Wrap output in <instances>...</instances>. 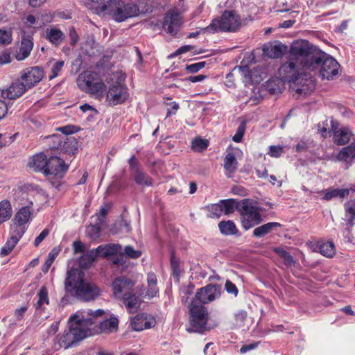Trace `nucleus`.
I'll return each instance as SVG.
<instances>
[{
	"mask_svg": "<svg viewBox=\"0 0 355 355\" xmlns=\"http://www.w3.org/2000/svg\"><path fill=\"white\" fill-rule=\"evenodd\" d=\"M309 42L305 40L294 41L291 46L288 60L278 70L279 76L284 81L293 83L296 93L307 95L315 89V82L307 72L309 68Z\"/></svg>",
	"mask_w": 355,
	"mask_h": 355,
	"instance_id": "f257e3e1",
	"label": "nucleus"
},
{
	"mask_svg": "<svg viewBox=\"0 0 355 355\" xmlns=\"http://www.w3.org/2000/svg\"><path fill=\"white\" fill-rule=\"evenodd\" d=\"M93 323V319L85 318V315L81 317L78 314L71 316L69 319V329L55 337L53 349L58 351L62 347L68 349L73 347L92 334L90 327Z\"/></svg>",
	"mask_w": 355,
	"mask_h": 355,
	"instance_id": "f03ea898",
	"label": "nucleus"
},
{
	"mask_svg": "<svg viewBox=\"0 0 355 355\" xmlns=\"http://www.w3.org/2000/svg\"><path fill=\"white\" fill-rule=\"evenodd\" d=\"M85 273L78 268L67 272L65 290L71 295L84 302L95 300L100 295V289L94 284L85 280Z\"/></svg>",
	"mask_w": 355,
	"mask_h": 355,
	"instance_id": "7ed1b4c3",
	"label": "nucleus"
},
{
	"mask_svg": "<svg viewBox=\"0 0 355 355\" xmlns=\"http://www.w3.org/2000/svg\"><path fill=\"white\" fill-rule=\"evenodd\" d=\"M309 62L306 66L309 71L319 69V73L323 79H333L338 74L340 65L331 56L317 49L309 43Z\"/></svg>",
	"mask_w": 355,
	"mask_h": 355,
	"instance_id": "20e7f679",
	"label": "nucleus"
},
{
	"mask_svg": "<svg viewBox=\"0 0 355 355\" xmlns=\"http://www.w3.org/2000/svg\"><path fill=\"white\" fill-rule=\"evenodd\" d=\"M126 75L121 70L111 73L107 77L109 85L106 93V102L109 105L115 106L125 103L129 97L128 89L125 84Z\"/></svg>",
	"mask_w": 355,
	"mask_h": 355,
	"instance_id": "39448f33",
	"label": "nucleus"
},
{
	"mask_svg": "<svg viewBox=\"0 0 355 355\" xmlns=\"http://www.w3.org/2000/svg\"><path fill=\"white\" fill-rule=\"evenodd\" d=\"M189 311L190 327L187 329L188 331L203 333L211 329L207 323L209 315L207 307L196 300H191Z\"/></svg>",
	"mask_w": 355,
	"mask_h": 355,
	"instance_id": "423d86ee",
	"label": "nucleus"
},
{
	"mask_svg": "<svg viewBox=\"0 0 355 355\" xmlns=\"http://www.w3.org/2000/svg\"><path fill=\"white\" fill-rule=\"evenodd\" d=\"M103 12L110 13L113 19L121 22L128 18L135 17L139 15V9L137 5L132 3H124L121 0H109L107 4L102 7Z\"/></svg>",
	"mask_w": 355,
	"mask_h": 355,
	"instance_id": "0eeeda50",
	"label": "nucleus"
},
{
	"mask_svg": "<svg viewBox=\"0 0 355 355\" xmlns=\"http://www.w3.org/2000/svg\"><path fill=\"white\" fill-rule=\"evenodd\" d=\"M77 85L82 91L98 99H102L106 91L105 84L91 71L81 73L77 78Z\"/></svg>",
	"mask_w": 355,
	"mask_h": 355,
	"instance_id": "6e6552de",
	"label": "nucleus"
},
{
	"mask_svg": "<svg viewBox=\"0 0 355 355\" xmlns=\"http://www.w3.org/2000/svg\"><path fill=\"white\" fill-rule=\"evenodd\" d=\"M241 26V19L234 11H225L220 19H214L203 32L214 33L218 31L234 32Z\"/></svg>",
	"mask_w": 355,
	"mask_h": 355,
	"instance_id": "1a4fd4ad",
	"label": "nucleus"
},
{
	"mask_svg": "<svg viewBox=\"0 0 355 355\" xmlns=\"http://www.w3.org/2000/svg\"><path fill=\"white\" fill-rule=\"evenodd\" d=\"M26 194L21 189L14 191L13 200L21 205V207L17 211L14 217V221L19 225H25L31 220L33 214V203L28 200Z\"/></svg>",
	"mask_w": 355,
	"mask_h": 355,
	"instance_id": "9d476101",
	"label": "nucleus"
},
{
	"mask_svg": "<svg viewBox=\"0 0 355 355\" xmlns=\"http://www.w3.org/2000/svg\"><path fill=\"white\" fill-rule=\"evenodd\" d=\"M239 211L241 215L243 227L248 230L261 222V214L257 207L249 199L241 200Z\"/></svg>",
	"mask_w": 355,
	"mask_h": 355,
	"instance_id": "9b49d317",
	"label": "nucleus"
},
{
	"mask_svg": "<svg viewBox=\"0 0 355 355\" xmlns=\"http://www.w3.org/2000/svg\"><path fill=\"white\" fill-rule=\"evenodd\" d=\"M221 294V286L218 284H209L198 290L195 297L196 300L200 304H205L214 301Z\"/></svg>",
	"mask_w": 355,
	"mask_h": 355,
	"instance_id": "f8f14e48",
	"label": "nucleus"
},
{
	"mask_svg": "<svg viewBox=\"0 0 355 355\" xmlns=\"http://www.w3.org/2000/svg\"><path fill=\"white\" fill-rule=\"evenodd\" d=\"M44 71L40 67H28L20 72L19 79L28 89L40 83L44 77Z\"/></svg>",
	"mask_w": 355,
	"mask_h": 355,
	"instance_id": "ddd939ff",
	"label": "nucleus"
},
{
	"mask_svg": "<svg viewBox=\"0 0 355 355\" xmlns=\"http://www.w3.org/2000/svg\"><path fill=\"white\" fill-rule=\"evenodd\" d=\"M68 170V166L62 159L57 156H53L48 159L44 170L46 175H54L58 178H62Z\"/></svg>",
	"mask_w": 355,
	"mask_h": 355,
	"instance_id": "4468645a",
	"label": "nucleus"
},
{
	"mask_svg": "<svg viewBox=\"0 0 355 355\" xmlns=\"http://www.w3.org/2000/svg\"><path fill=\"white\" fill-rule=\"evenodd\" d=\"M182 19L179 13L174 10H168L164 17L163 27L170 35L178 33L181 26Z\"/></svg>",
	"mask_w": 355,
	"mask_h": 355,
	"instance_id": "2eb2a0df",
	"label": "nucleus"
},
{
	"mask_svg": "<svg viewBox=\"0 0 355 355\" xmlns=\"http://www.w3.org/2000/svg\"><path fill=\"white\" fill-rule=\"evenodd\" d=\"M134 286L135 282L131 279L125 277H118L112 283L114 295L121 299L125 294L132 292Z\"/></svg>",
	"mask_w": 355,
	"mask_h": 355,
	"instance_id": "dca6fc26",
	"label": "nucleus"
},
{
	"mask_svg": "<svg viewBox=\"0 0 355 355\" xmlns=\"http://www.w3.org/2000/svg\"><path fill=\"white\" fill-rule=\"evenodd\" d=\"M49 138L54 143V144L51 147V148L60 149L64 151H70L73 154L75 153L76 148L73 149V148L77 142L74 138H68L66 140H64V137L56 135H53Z\"/></svg>",
	"mask_w": 355,
	"mask_h": 355,
	"instance_id": "f3484780",
	"label": "nucleus"
},
{
	"mask_svg": "<svg viewBox=\"0 0 355 355\" xmlns=\"http://www.w3.org/2000/svg\"><path fill=\"white\" fill-rule=\"evenodd\" d=\"M28 89L18 78L6 89L2 90L1 96L3 98L15 99L21 96Z\"/></svg>",
	"mask_w": 355,
	"mask_h": 355,
	"instance_id": "a211bd4d",
	"label": "nucleus"
},
{
	"mask_svg": "<svg viewBox=\"0 0 355 355\" xmlns=\"http://www.w3.org/2000/svg\"><path fill=\"white\" fill-rule=\"evenodd\" d=\"M288 51V46L282 43L268 44L263 46V53L270 58H281Z\"/></svg>",
	"mask_w": 355,
	"mask_h": 355,
	"instance_id": "6ab92c4d",
	"label": "nucleus"
},
{
	"mask_svg": "<svg viewBox=\"0 0 355 355\" xmlns=\"http://www.w3.org/2000/svg\"><path fill=\"white\" fill-rule=\"evenodd\" d=\"M33 48V38L31 36H24L19 50L16 52L15 57L18 61L27 58Z\"/></svg>",
	"mask_w": 355,
	"mask_h": 355,
	"instance_id": "aec40b11",
	"label": "nucleus"
},
{
	"mask_svg": "<svg viewBox=\"0 0 355 355\" xmlns=\"http://www.w3.org/2000/svg\"><path fill=\"white\" fill-rule=\"evenodd\" d=\"M122 250V246L119 244L110 243L98 245L95 248L96 254L98 257L107 258L120 252Z\"/></svg>",
	"mask_w": 355,
	"mask_h": 355,
	"instance_id": "412c9836",
	"label": "nucleus"
},
{
	"mask_svg": "<svg viewBox=\"0 0 355 355\" xmlns=\"http://www.w3.org/2000/svg\"><path fill=\"white\" fill-rule=\"evenodd\" d=\"M45 38L52 44L58 46L65 39L64 33L56 27L48 28L45 31Z\"/></svg>",
	"mask_w": 355,
	"mask_h": 355,
	"instance_id": "4be33fe9",
	"label": "nucleus"
},
{
	"mask_svg": "<svg viewBox=\"0 0 355 355\" xmlns=\"http://www.w3.org/2000/svg\"><path fill=\"white\" fill-rule=\"evenodd\" d=\"M121 300L129 313L136 312L141 304L139 297L132 292L125 294Z\"/></svg>",
	"mask_w": 355,
	"mask_h": 355,
	"instance_id": "5701e85b",
	"label": "nucleus"
},
{
	"mask_svg": "<svg viewBox=\"0 0 355 355\" xmlns=\"http://www.w3.org/2000/svg\"><path fill=\"white\" fill-rule=\"evenodd\" d=\"M332 130L334 131V141L335 144L345 145L349 141L352 132L347 128L337 129L332 125Z\"/></svg>",
	"mask_w": 355,
	"mask_h": 355,
	"instance_id": "b1692460",
	"label": "nucleus"
},
{
	"mask_svg": "<svg viewBox=\"0 0 355 355\" xmlns=\"http://www.w3.org/2000/svg\"><path fill=\"white\" fill-rule=\"evenodd\" d=\"M46 155L42 153L34 155L28 162V166L35 171H43L44 173L47 163Z\"/></svg>",
	"mask_w": 355,
	"mask_h": 355,
	"instance_id": "393cba45",
	"label": "nucleus"
},
{
	"mask_svg": "<svg viewBox=\"0 0 355 355\" xmlns=\"http://www.w3.org/2000/svg\"><path fill=\"white\" fill-rule=\"evenodd\" d=\"M355 158V141L347 147H344L338 154L337 159L346 163L351 162Z\"/></svg>",
	"mask_w": 355,
	"mask_h": 355,
	"instance_id": "a878e982",
	"label": "nucleus"
},
{
	"mask_svg": "<svg viewBox=\"0 0 355 355\" xmlns=\"http://www.w3.org/2000/svg\"><path fill=\"white\" fill-rule=\"evenodd\" d=\"M238 167V162L232 153H228L224 159V168L225 174L230 178Z\"/></svg>",
	"mask_w": 355,
	"mask_h": 355,
	"instance_id": "bb28decb",
	"label": "nucleus"
},
{
	"mask_svg": "<svg viewBox=\"0 0 355 355\" xmlns=\"http://www.w3.org/2000/svg\"><path fill=\"white\" fill-rule=\"evenodd\" d=\"M265 87L270 94H276L282 93L285 87V84L284 81L279 76V78L267 81Z\"/></svg>",
	"mask_w": 355,
	"mask_h": 355,
	"instance_id": "cd10ccee",
	"label": "nucleus"
},
{
	"mask_svg": "<svg viewBox=\"0 0 355 355\" xmlns=\"http://www.w3.org/2000/svg\"><path fill=\"white\" fill-rule=\"evenodd\" d=\"M322 192L324 193L323 199L325 200H330L334 198L343 199L349 194V190L347 189H328Z\"/></svg>",
	"mask_w": 355,
	"mask_h": 355,
	"instance_id": "c85d7f7f",
	"label": "nucleus"
},
{
	"mask_svg": "<svg viewBox=\"0 0 355 355\" xmlns=\"http://www.w3.org/2000/svg\"><path fill=\"white\" fill-rule=\"evenodd\" d=\"M98 258L95 249L85 252L80 257L79 265L83 268H89Z\"/></svg>",
	"mask_w": 355,
	"mask_h": 355,
	"instance_id": "c756f323",
	"label": "nucleus"
},
{
	"mask_svg": "<svg viewBox=\"0 0 355 355\" xmlns=\"http://www.w3.org/2000/svg\"><path fill=\"white\" fill-rule=\"evenodd\" d=\"M279 223L270 222L256 227L253 231V236L260 238L270 232L274 228L280 227Z\"/></svg>",
	"mask_w": 355,
	"mask_h": 355,
	"instance_id": "7c9ffc66",
	"label": "nucleus"
},
{
	"mask_svg": "<svg viewBox=\"0 0 355 355\" xmlns=\"http://www.w3.org/2000/svg\"><path fill=\"white\" fill-rule=\"evenodd\" d=\"M12 214L10 202L7 200L0 202V225L9 220Z\"/></svg>",
	"mask_w": 355,
	"mask_h": 355,
	"instance_id": "2f4dec72",
	"label": "nucleus"
},
{
	"mask_svg": "<svg viewBox=\"0 0 355 355\" xmlns=\"http://www.w3.org/2000/svg\"><path fill=\"white\" fill-rule=\"evenodd\" d=\"M223 214L229 215L232 214L235 209H238L241 207V202H238L234 199H227L220 200Z\"/></svg>",
	"mask_w": 355,
	"mask_h": 355,
	"instance_id": "473e14b6",
	"label": "nucleus"
},
{
	"mask_svg": "<svg viewBox=\"0 0 355 355\" xmlns=\"http://www.w3.org/2000/svg\"><path fill=\"white\" fill-rule=\"evenodd\" d=\"M119 321L116 318H111L105 320L100 324L101 331L103 333H111L116 331Z\"/></svg>",
	"mask_w": 355,
	"mask_h": 355,
	"instance_id": "72a5a7b5",
	"label": "nucleus"
},
{
	"mask_svg": "<svg viewBox=\"0 0 355 355\" xmlns=\"http://www.w3.org/2000/svg\"><path fill=\"white\" fill-rule=\"evenodd\" d=\"M345 217L348 223L352 226L355 220V199L346 202L344 205Z\"/></svg>",
	"mask_w": 355,
	"mask_h": 355,
	"instance_id": "f704fd0d",
	"label": "nucleus"
},
{
	"mask_svg": "<svg viewBox=\"0 0 355 355\" xmlns=\"http://www.w3.org/2000/svg\"><path fill=\"white\" fill-rule=\"evenodd\" d=\"M38 300L35 304V307L37 310L43 309L44 304H49V300L48 296L47 288L45 286H42L37 293Z\"/></svg>",
	"mask_w": 355,
	"mask_h": 355,
	"instance_id": "c9c22d12",
	"label": "nucleus"
},
{
	"mask_svg": "<svg viewBox=\"0 0 355 355\" xmlns=\"http://www.w3.org/2000/svg\"><path fill=\"white\" fill-rule=\"evenodd\" d=\"M220 232L227 235H232L236 233V227L232 220L221 221L218 224Z\"/></svg>",
	"mask_w": 355,
	"mask_h": 355,
	"instance_id": "e433bc0d",
	"label": "nucleus"
},
{
	"mask_svg": "<svg viewBox=\"0 0 355 355\" xmlns=\"http://www.w3.org/2000/svg\"><path fill=\"white\" fill-rule=\"evenodd\" d=\"M24 225L17 224L14 221V224L10 226V237L19 241L26 232Z\"/></svg>",
	"mask_w": 355,
	"mask_h": 355,
	"instance_id": "4c0bfd02",
	"label": "nucleus"
},
{
	"mask_svg": "<svg viewBox=\"0 0 355 355\" xmlns=\"http://www.w3.org/2000/svg\"><path fill=\"white\" fill-rule=\"evenodd\" d=\"M146 315L139 314L137 315L132 320L131 324L132 329L135 331H139L146 329Z\"/></svg>",
	"mask_w": 355,
	"mask_h": 355,
	"instance_id": "58836bf2",
	"label": "nucleus"
},
{
	"mask_svg": "<svg viewBox=\"0 0 355 355\" xmlns=\"http://www.w3.org/2000/svg\"><path fill=\"white\" fill-rule=\"evenodd\" d=\"M272 250L284 259L286 266H291L294 263V259L292 255L284 248L275 247L272 248Z\"/></svg>",
	"mask_w": 355,
	"mask_h": 355,
	"instance_id": "ea45409f",
	"label": "nucleus"
},
{
	"mask_svg": "<svg viewBox=\"0 0 355 355\" xmlns=\"http://www.w3.org/2000/svg\"><path fill=\"white\" fill-rule=\"evenodd\" d=\"M134 178L135 182L140 185L150 186L152 185V181L150 178L144 173L135 170Z\"/></svg>",
	"mask_w": 355,
	"mask_h": 355,
	"instance_id": "a19ab883",
	"label": "nucleus"
},
{
	"mask_svg": "<svg viewBox=\"0 0 355 355\" xmlns=\"http://www.w3.org/2000/svg\"><path fill=\"white\" fill-rule=\"evenodd\" d=\"M335 245L331 241L324 243L320 246V253L327 257H332L335 254Z\"/></svg>",
	"mask_w": 355,
	"mask_h": 355,
	"instance_id": "79ce46f5",
	"label": "nucleus"
},
{
	"mask_svg": "<svg viewBox=\"0 0 355 355\" xmlns=\"http://www.w3.org/2000/svg\"><path fill=\"white\" fill-rule=\"evenodd\" d=\"M194 285L189 283L188 285L182 286L180 288V295L181 296L182 302H188L189 297L193 293Z\"/></svg>",
	"mask_w": 355,
	"mask_h": 355,
	"instance_id": "37998d69",
	"label": "nucleus"
},
{
	"mask_svg": "<svg viewBox=\"0 0 355 355\" xmlns=\"http://www.w3.org/2000/svg\"><path fill=\"white\" fill-rule=\"evenodd\" d=\"M209 145L207 139L202 138H196L191 143V148L197 152H202L205 150Z\"/></svg>",
	"mask_w": 355,
	"mask_h": 355,
	"instance_id": "c03bdc74",
	"label": "nucleus"
},
{
	"mask_svg": "<svg viewBox=\"0 0 355 355\" xmlns=\"http://www.w3.org/2000/svg\"><path fill=\"white\" fill-rule=\"evenodd\" d=\"M19 241L15 240L14 239L10 237V239L7 241L6 244L3 245V247L1 248L0 254L2 257H5L8 254H9L13 248L15 247L17 243Z\"/></svg>",
	"mask_w": 355,
	"mask_h": 355,
	"instance_id": "a18cd8bd",
	"label": "nucleus"
},
{
	"mask_svg": "<svg viewBox=\"0 0 355 355\" xmlns=\"http://www.w3.org/2000/svg\"><path fill=\"white\" fill-rule=\"evenodd\" d=\"M209 212L211 218H219L223 214L221 202L211 205L209 207Z\"/></svg>",
	"mask_w": 355,
	"mask_h": 355,
	"instance_id": "49530a36",
	"label": "nucleus"
},
{
	"mask_svg": "<svg viewBox=\"0 0 355 355\" xmlns=\"http://www.w3.org/2000/svg\"><path fill=\"white\" fill-rule=\"evenodd\" d=\"M64 64V62L62 60L58 61L53 64L49 75L50 80L53 79L58 76L59 73L62 71Z\"/></svg>",
	"mask_w": 355,
	"mask_h": 355,
	"instance_id": "de8ad7c7",
	"label": "nucleus"
},
{
	"mask_svg": "<svg viewBox=\"0 0 355 355\" xmlns=\"http://www.w3.org/2000/svg\"><path fill=\"white\" fill-rule=\"evenodd\" d=\"M122 254L131 259H137L141 257V252L140 250H135L130 245H127L125 247L124 251L123 252H122Z\"/></svg>",
	"mask_w": 355,
	"mask_h": 355,
	"instance_id": "09e8293b",
	"label": "nucleus"
},
{
	"mask_svg": "<svg viewBox=\"0 0 355 355\" xmlns=\"http://www.w3.org/2000/svg\"><path fill=\"white\" fill-rule=\"evenodd\" d=\"M245 124L244 123L241 124L238 127L236 134L233 136L232 140L236 143L241 141L242 138L245 133Z\"/></svg>",
	"mask_w": 355,
	"mask_h": 355,
	"instance_id": "8fccbe9b",
	"label": "nucleus"
},
{
	"mask_svg": "<svg viewBox=\"0 0 355 355\" xmlns=\"http://www.w3.org/2000/svg\"><path fill=\"white\" fill-rule=\"evenodd\" d=\"M69 37L70 38V44L71 46H74L77 44L79 41V36L77 33L74 27H70L68 31Z\"/></svg>",
	"mask_w": 355,
	"mask_h": 355,
	"instance_id": "3c124183",
	"label": "nucleus"
},
{
	"mask_svg": "<svg viewBox=\"0 0 355 355\" xmlns=\"http://www.w3.org/2000/svg\"><path fill=\"white\" fill-rule=\"evenodd\" d=\"M158 293V289L156 286H148V290L146 293L144 294V293L141 291L140 295H143L144 297H147L148 299H151L156 296L157 293Z\"/></svg>",
	"mask_w": 355,
	"mask_h": 355,
	"instance_id": "603ef678",
	"label": "nucleus"
},
{
	"mask_svg": "<svg viewBox=\"0 0 355 355\" xmlns=\"http://www.w3.org/2000/svg\"><path fill=\"white\" fill-rule=\"evenodd\" d=\"M205 66V62L193 63L186 67V69L190 73H196Z\"/></svg>",
	"mask_w": 355,
	"mask_h": 355,
	"instance_id": "864d4df0",
	"label": "nucleus"
},
{
	"mask_svg": "<svg viewBox=\"0 0 355 355\" xmlns=\"http://www.w3.org/2000/svg\"><path fill=\"white\" fill-rule=\"evenodd\" d=\"M282 146H270L268 154L272 157H279L283 153Z\"/></svg>",
	"mask_w": 355,
	"mask_h": 355,
	"instance_id": "5fc2aeb1",
	"label": "nucleus"
},
{
	"mask_svg": "<svg viewBox=\"0 0 355 355\" xmlns=\"http://www.w3.org/2000/svg\"><path fill=\"white\" fill-rule=\"evenodd\" d=\"M11 33L7 31H2L0 29V43L2 44H7L11 42Z\"/></svg>",
	"mask_w": 355,
	"mask_h": 355,
	"instance_id": "6e6d98bb",
	"label": "nucleus"
},
{
	"mask_svg": "<svg viewBox=\"0 0 355 355\" xmlns=\"http://www.w3.org/2000/svg\"><path fill=\"white\" fill-rule=\"evenodd\" d=\"M225 288L226 291L229 294H232L234 296H237L238 295V289L234 284H233L231 281L227 280L225 283Z\"/></svg>",
	"mask_w": 355,
	"mask_h": 355,
	"instance_id": "4d7b16f0",
	"label": "nucleus"
},
{
	"mask_svg": "<svg viewBox=\"0 0 355 355\" xmlns=\"http://www.w3.org/2000/svg\"><path fill=\"white\" fill-rule=\"evenodd\" d=\"M87 232L91 237H98L101 232V227L98 225H91L87 227Z\"/></svg>",
	"mask_w": 355,
	"mask_h": 355,
	"instance_id": "13d9d810",
	"label": "nucleus"
},
{
	"mask_svg": "<svg viewBox=\"0 0 355 355\" xmlns=\"http://www.w3.org/2000/svg\"><path fill=\"white\" fill-rule=\"evenodd\" d=\"M49 234V230L48 229L43 230L39 236L35 238L34 241L35 246L37 247Z\"/></svg>",
	"mask_w": 355,
	"mask_h": 355,
	"instance_id": "bf43d9fd",
	"label": "nucleus"
},
{
	"mask_svg": "<svg viewBox=\"0 0 355 355\" xmlns=\"http://www.w3.org/2000/svg\"><path fill=\"white\" fill-rule=\"evenodd\" d=\"M27 309H28L27 306H23L15 310L14 315L17 321L21 320L22 319V318H23L25 312L27 311Z\"/></svg>",
	"mask_w": 355,
	"mask_h": 355,
	"instance_id": "052dcab7",
	"label": "nucleus"
},
{
	"mask_svg": "<svg viewBox=\"0 0 355 355\" xmlns=\"http://www.w3.org/2000/svg\"><path fill=\"white\" fill-rule=\"evenodd\" d=\"M73 250L74 253L83 252L85 250V246L81 241H76L73 243Z\"/></svg>",
	"mask_w": 355,
	"mask_h": 355,
	"instance_id": "680f3d73",
	"label": "nucleus"
},
{
	"mask_svg": "<svg viewBox=\"0 0 355 355\" xmlns=\"http://www.w3.org/2000/svg\"><path fill=\"white\" fill-rule=\"evenodd\" d=\"M192 49H193V46H190V45H186V46H181L174 53L171 54L169 55V58H173L175 55L186 53L187 51H189Z\"/></svg>",
	"mask_w": 355,
	"mask_h": 355,
	"instance_id": "e2e57ef3",
	"label": "nucleus"
},
{
	"mask_svg": "<svg viewBox=\"0 0 355 355\" xmlns=\"http://www.w3.org/2000/svg\"><path fill=\"white\" fill-rule=\"evenodd\" d=\"M171 266L173 274L176 276H178L180 273V268L178 266V261L174 257H172L171 259Z\"/></svg>",
	"mask_w": 355,
	"mask_h": 355,
	"instance_id": "0e129e2a",
	"label": "nucleus"
},
{
	"mask_svg": "<svg viewBox=\"0 0 355 355\" xmlns=\"http://www.w3.org/2000/svg\"><path fill=\"white\" fill-rule=\"evenodd\" d=\"M259 345V343H254L249 345H245L241 347L240 349V352L241 354H244L248 351L252 350L255 349Z\"/></svg>",
	"mask_w": 355,
	"mask_h": 355,
	"instance_id": "69168bd1",
	"label": "nucleus"
},
{
	"mask_svg": "<svg viewBox=\"0 0 355 355\" xmlns=\"http://www.w3.org/2000/svg\"><path fill=\"white\" fill-rule=\"evenodd\" d=\"M104 313V311L103 309H97L96 311H92L91 309H88L87 311V315L92 316L93 318H97L101 316Z\"/></svg>",
	"mask_w": 355,
	"mask_h": 355,
	"instance_id": "338daca9",
	"label": "nucleus"
},
{
	"mask_svg": "<svg viewBox=\"0 0 355 355\" xmlns=\"http://www.w3.org/2000/svg\"><path fill=\"white\" fill-rule=\"evenodd\" d=\"M36 23V19L35 17L32 15H29L25 18L24 24L27 27H31L33 24Z\"/></svg>",
	"mask_w": 355,
	"mask_h": 355,
	"instance_id": "774afa93",
	"label": "nucleus"
}]
</instances>
